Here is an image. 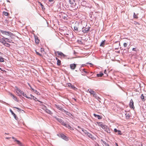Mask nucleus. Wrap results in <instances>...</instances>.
Masks as SVG:
<instances>
[{
    "label": "nucleus",
    "mask_w": 146,
    "mask_h": 146,
    "mask_svg": "<svg viewBox=\"0 0 146 146\" xmlns=\"http://www.w3.org/2000/svg\"><path fill=\"white\" fill-rule=\"evenodd\" d=\"M69 2L70 4V6L74 8V9H76L78 8V6L76 5L75 0H69Z\"/></svg>",
    "instance_id": "f257e3e1"
},
{
    "label": "nucleus",
    "mask_w": 146,
    "mask_h": 146,
    "mask_svg": "<svg viewBox=\"0 0 146 146\" xmlns=\"http://www.w3.org/2000/svg\"><path fill=\"white\" fill-rule=\"evenodd\" d=\"M0 32L3 35L10 36L11 37H12L14 36V34L10 31L7 32L1 30H0Z\"/></svg>",
    "instance_id": "f03ea898"
},
{
    "label": "nucleus",
    "mask_w": 146,
    "mask_h": 146,
    "mask_svg": "<svg viewBox=\"0 0 146 146\" xmlns=\"http://www.w3.org/2000/svg\"><path fill=\"white\" fill-rule=\"evenodd\" d=\"M80 25L79 23L76 22L75 23V26L74 27V31L76 32H78L79 31H81V29H80Z\"/></svg>",
    "instance_id": "7ed1b4c3"
},
{
    "label": "nucleus",
    "mask_w": 146,
    "mask_h": 146,
    "mask_svg": "<svg viewBox=\"0 0 146 146\" xmlns=\"http://www.w3.org/2000/svg\"><path fill=\"white\" fill-rule=\"evenodd\" d=\"M57 135L59 137H61L64 140L67 141L69 140L68 137L62 133H60L58 134Z\"/></svg>",
    "instance_id": "20e7f679"
},
{
    "label": "nucleus",
    "mask_w": 146,
    "mask_h": 146,
    "mask_svg": "<svg viewBox=\"0 0 146 146\" xmlns=\"http://www.w3.org/2000/svg\"><path fill=\"white\" fill-rule=\"evenodd\" d=\"M88 91L91 94H92L94 97L97 99H99V98L97 95L96 92L91 89H90L88 90Z\"/></svg>",
    "instance_id": "39448f33"
},
{
    "label": "nucleus",
    "mask_w": 146,
    "mask_h": 146,
    "mask_svg": "<svg viewBox=\"0 0 146 146\" xmlns=\"http://www.w3.org/2000/svg\"><path fill=\"white\" fill-rule=\"evenodd\" d=\"M40 106H43L42 109L45 111L46 112L49 114H52V113L51 111L50 110L47 109L46 106L42 104H40Z\"/></svg>",
    "instance_id": "423d86ee"
},
{
    "label": "nucleus",
    "mask_w": 146,
    "mask_h": 146,
    "mask_svg": "<svg viewBox=\"0 0 146 146\" xmlns=\"http://www.w3.org/2000/svg\"><path fill=\"white\" fill-rule=\"evenodd\" d=\"M82 29V32L84 33H88V31H89L90 27H89L85 28L84 27H81Z\"/></svg>",
    "instance_id": "0eeeda50"
},
{
    "label": "nucleus",
    "mask_w": 146,
    "mask_h": 146,
    "mask_svg": "<svg viewBox=\"0 0 146 146\" xmlns=\"http://www.w3.org/2000/svg\"><path fill=\"white\" fill-rule=\"evenodd\" d=\"M61 17L63 19L67 20L68 19L67 17H68V15L64 13H61Z\"/></svg>",
    "instance_id": "6e6552de"
},
{
    "label": "nucleus",
    "mask_w": 146,
    "mask_h": 146,
    "mask_svg": "<svg viewBox=\"0 0 146 146\" xmlns=\"http://www.w3.org/2000/svg\"><path fill=\"white\" fill-rule=\"evenodd\" d=\"M56 53L58 54L61 57H65L66 56V55L64 54L62 52H59L58 51H57L56 52Z\"/></svg>",
    "instance_id": "1a4fd4ad"
},
{
    "label": "nucleus",
    "mask_w": 146,
    "mask_h": 146,
    "mask_svg": "<svg viewBox=\"0 0 146 146\" xmlns=\"http://www.w3.org/2000/svg\"><path fill=\"white\" fill-rule=\"evenodd\" d=\"M9 111L11 113V114L14 117L15 119L16 120H17L18 119V118L17 117L15 114L13 112V111L11 109H9Z\"/></svg>",
    "instance_id": "9d476101"
},
{
    "label": "nucleus",
    "mask_w": 146,
    "mask_h": 146,
    "mask_svg": "<svg viewBox=\"0 0 146 146\" xmlns=\"http://www.w3.org/2000/svg\"><path fill=\"white\" fill-rule=\"evenodd\" d=\"M76 64H72L70 65V67L71 69L72 70L75 69L76 67Z\"/></svg>",
    "instance_id": "9b49d317"
},
{
    "label": "nucleus",
    "mask_w": 146,
    "mask_h": 146,
    "mask_svg": "<svg viewBox=\"0 0 146 146\" xmlns=\"http://www.w3.org/2000/svg\"><path fill=\"white\" fill-rule=\"evenodd\" d=\"M9 94H10V96L12 97V98H13V100H14L15 101H17V102L18 101V100H17V98L16 96H15L13 95L11 93H10Z\"/></svg>",
    "instance_id": "f8f14e48"
},
{
    "label": "nucleus",
    "mask_w": 146,
    "mask_h": 146,
    "mask_svg": "<svg viewBox=\"0 0 146 146\" xmlns=\"http://www.w3.org/2000/svg\"><path fill=\"white\" fill-rule=\"evenodd\" d=\"M30 98H31V99H31V100L33 99L34 100H35L36 101H38V102H40V104H42V103H43V102H41V101L38 100L37 99V98L34 96H33V98L30 97Z\"/></svg>",
    "instance_id": "ddd939ff"
},
{
    "label": "nucleus",
    "mask_w": 146,
    "mask_h": 146,
    "mask_svg": "<svg viewBox=\"0 0 146 146\" xmlns=\"http://www.w3.org/2000/svg\"><path fill=\"white\" fill-rule=\"evenodd\" d=\"M134 102L132 99H131L130 101L129 106L131 108H134V107L133 105Z\"/></svg>",
    "instance_id": "4468645a"
},
{
    "label": "nucleus",
    "mask_w": 146,
    "mask_h": 146,
    "mask_svg": "<svg viewBox=\"0 0 146 146\" xmlns=\"http://www.w3.org/2000/svg\"><path fill=\"white\" fill-rule=\"evenodd\" d=\"M68 86L69 87H70L71 89H73L74 90H75V89H76L74 85L70 83H69L68 84Z\"/></svg>",
    "instance_id": "2eb2a0df"
},
{
    "label": "nucleus",
    "mask_w": 146,
    "mask_h": 146,
    "mask_svg": "<svg viewBox=\"0 0 146 146\" xmlns=\"http://www.w3.org/2000/svg\"><path fill=\"white\" fill-rule=\"evenodd\" d=\"M23 92L20 89L18 90V91H16V92L17 93L18 95L19 96H21Z\"/></svg>",
    "instance_id": "dca6fc26"
},
{
    "label": "nucleus",
    "mask_w": 146,
    "mask_h": 146,
    "mask_svg": "<svg viewBox=\"0 0 146 146\" xmlns=\"http://www.w3.org/2000/svg\"><path fill=\"white\" fill-rule=\"evenodd\" d=\"M78 128H79L80 129H81V130L85 134L87 135L88 133V132L86 130H84L83 128H81L79 126L78 127Z\"/></svg>",
    "instance_id": "f3484780"
},
{
    "label": "nucleus",
    "mask_w": 146,
    "mask_h": 146,
    "mask_svg": "<svg viewBox=\"0 0 146 146\" xmlns=\"http://www.w3.org/2000/svg\"><path fill=\"white\" fill-rule=\"evenodd\" d=\"M94 115L95 117L99 119H101L102 118V117L101 116L97 115L95 113L94 114Z\"/></svg>",
    "instance_id": "a211bd4d"
},
{
    "label": "nucleus",
    "mask_w": 146,
    "mask_h": 146,
    "mask_svg": "<svg viewBox=\"0 0 146 146\" xmlns=\"http://www.w3.org/2000/svg\"><path fill=\"white\" fill-rule=\"evenodd\" d=\"M15 141H16V143L20 146H24L23 145L21 142L17 139L15 140Z\"/></svg>",
    "instance_id": "6ab92c4d"
},
{
    "label": "nucleus",
    "mask_w": 146,
    "mask_h": 146,
    "mask_svg": "<svg viewBox=\"0 0 146 146\" xmlns=\"http://www.w3.org/2000/svg\"><path fill=\"white\" fill-rule=\"evenodd\" d=\"M35 42L36 43L38 44L39 42V40L38 39V37L36 36H35Z\"/></svg>",
    "instance_id": "aec40b11"
},
{
    "label": "nucleus",
    "mask_w": 146,
    "mask_h": 146,
    "mask_svg": "<svg viewBox=\"0 0 146 146\" xmlns=\"http://www.w3.org/2000/svg\"><path fill=\"white\" fill-rule=\"evenodd\" d=\"M87 135L88 137L92 139H94V137L91 134L88 133L87 134Z\"/></svg>",
    "instance_id": "412c9836"
},
{
    "label": "nucleus",
    "mask_w": 146,
    "mask_h": 146,
    "mask_svg": "<svg viewBox=\"0 0 146 146\" xmlns=\"http://www.w3.org/2000/svg\"><path fill=\"white\" fill-rule=\"evenodd\" d=\"M104 75V74L102 72H100V73L99 74H96V76L97 77H101L103 76Z\"/></svg>",
    "instance_id": "4be33fe9"
},
{
    "label": "nucleus",
    "mask_w": 146,
    "mask_h": 146,
    "mask_svg": "<svg viewBox=\"0 0 146 146\" xmlns=\"http://www.w3.org/2000/svg\"><path fill=\"white\" fill-rule=\"evenodd\" d=\"M54 118L59 123H61V122H62V119L58 118L56 116L54 117Z\"/></svg>",
    "instance_id": "5701e85b"
},
{
    "label": "nucleus",
    "mask_w": 146,
    "mask_h": 146,
    "mask_svg": "<svg viewBox=\"0 0 146 146\" xmlns=\"http://www.w3.org/2000/svg\"><path fill=\"white\" fill-rule=\"evenodd\" d=\"M55 106L58 110H61V109L62 108V107H61V106H60L58 105L57 104H55Z\"/></svg>",
    "instance_id": "b1692460"
},
{
    "label": "nucleus",
    "mask_w": 146,
    "mask_h": 146,
    "mask_svg": "<svg viewBox=\"0 0 146 146\" xmlns=\"http://www.w3.org/2000/svg\"><path fill=\"white\" fill-rule=\"evenodd\" d=\"M105 40H104L102 41V42H101L100 46H103L105 44Z\"/></svg>",
    "instance_id": "393cba45"
},
{
    "label": "nucleus",
    "mask_w": 146,
    "mask_h": 146,
    "mask_svg": "<svg viewBox=\"0 0 146 146\" xmlns=\"http://www.w3.org/2000/svg\"><path fill=\"white\" fill-rule=\"evenodd\" d=\"M66 127L68 128V129H70L71 130H74L73 128L72 127H71L70 125H69L67 124L66 126Z\"/></svg>",
    "instance_id": "a878e982"
},
{
    "label": "nucleus",
    "mask_w": 146,
    "mask_h": 146,
    "mask_svg": "<svg viewBox=\"0 0 146 146\" xmlns=\"http://www.w3.org/2000/svg\"><path fill=\"white\" fill-rule=\"evenodd\" d=\"M22 95L23 96L26 97V98H27L29 99H31V98H30V97H29V96H27L26 94H24V93L23 92L22 93Z\"/></svg>",
    "instance_id": "bb28decb"
},
{
    "label": "nucleus",
    "mask_w": 146,
    "mask_h": 146,
    "mask_svg": "<svg viewBox=\"0 0 146 146\" xmlns=\"http://www.w3.org/2000/svg\"><path fill=\"white\" fill-rule=\"evenodd\" d=\"M61 61L60 60L58 59V60H57V65L58 66H59L61 65Z\"/></svg>",
    "instance_id": "cd10ccee"
},
{
    "label": "nucleus",
    "mask_w": 146,
    "mask_h": 146,
    "mask_svg": "<svg viewBox=\"0 0 146 146\" xmlns=\"http://www.w3.org/2000/svg\"><path fill=\"white\" fill-rule=\"evenodd\" d=\"M126 115V119H128L130 117V115L129 113L127 114V113L125 114Z\"/></svg>",
    "instance_id": "c85d7f7f"
},
{
    "label": "nucleus",
    "mask_w": 146,
    "mask_h": 146,
    "mask_svg": "<svg viewBox=\"0 0 146 146\" xmlns=\"http://www.w3.org/2000/svg\"><path fill=\"white\" fill-rule=\"evenodd\" d=\"M66 114L67 115H68V116H69L70 117H71V116H72V115L69 112L67 111H66Z\"/></svg>",
    "instance_id": "c756f323"
},
{
    "label": "nucleus",
    "mask_w": 146,
    "mask_h": 146,
    "mask_svg": "<svg viewBox=\"0 0 146 146\" xmlns=\"http://www.w3.org/2000/svg\"><path fill=\"white\" fill-rule=\"evenodd\" d=\"M86 2L85 1H82L81 2V5L84 6L86 5Z\"/></svg>",
    "instance_id": "7c9ffc66"
},
{
    "label": "nucleus",
    "mask_w": 146,
    "mask_h": 146,
    "mask_svg": "<svg viewBox=\"0 0 146 146\" xmlns=\"http://www.w3.org/2000/svg\"><path fill=\"white\" fill-rule=\"evenodd\" d=\"M54 2V0H48V3L50 4H52Z\"/></svg>",
    "instance_id": "2f4dec72"
},
{
    "label": "nucleus",
    "mask_w": 146,
    "mask_h": 146,
    "mask_svg": "<svg viewBox=\"0 0 146 146\" xmlns=\"http://www.w3.org/2000/svg\"><path fill=\"white\" fill-rule=\"evenodd\" d=\"M141 98L143 101H144L145 100V99H144V96L143 94H141Z\"/></svg>",
    "instance_id": "473e14b6"
},
{
    "label": "nucleus",
    "mask_w": 146,
    "mask_h": 146,
    "mask_svg": "<svg viewBox=\"0 0 146 146\" xmlns=\"http://www.w3.org/2000/svg\"><path fill=\"white\" fill-rule=\"evenodd\" d=\"M62 125L66 127L67 125V124H66V123L64 122V121L62 120V122L60 123Z\"/></svg>",
    "instance_id": "72a5a7b5"
},
{
    "label": "nucleus",
    "mask_w": 146,
    "mask_h": 146,
    "mask_svg": "<svg viewBox=\"0 0 146 146\" xmlns=\"http://www.w3.org/2000/svg\"><path fill=\"white\" fill-rule=\"evenodd\" d=\"M62 125L66 127L67 125V124H66V123L64 122V121L62 120V122L60 123Z\"/></svg>",
    "instance_id": "f704fd0d"
},
{
    "label": "nucleus",
    "mask_w": 146,
    "mask_h": 146,
    "mask_svg": "<svg viewBox=\"0 0 146 146\" xmlns=\"http://www.w3.org/2000/svg\"><path fill=\"white\" fill-rule=\"evenodd\" d=\"M3 15L6 16H8L9 15V13L3 11Z\"/></svg>",
    "instance_id": "c9c22d12"
},
{
    "label": "nucleus",
    "mask_w": 146,
    "mask_h": 146,
    "mask_svg": "<svg viewBox=\"0 0 146 146\" xmlns=\"http://www.w3.org/2000/svg\"><path fill=\"white\" fill-rule=\"evenodd\" d=\"M4 61V58L1 56L0 57V62H3Z\"/></svg>",
    "instance_id": "e433bc0d"
},
{
    "label": "nucleus",
    "mask_w": 146,
    "mask_h": 146,
    "mask_svg": "<svg viewBox=\"0 0 146 146\" xmlns=\"http://www.w3.org/2000/svg\"><path fill=\"white\" fill-rule=\"evenodd\" d=\"M101 141L102 142L103 144L105 145L106 146H108V144L105 141H104L102 139L101 140Z\"/></svg>",
    "instance_id": "4c0bfd02"
},
{
    "label": "nucleus",
    "mask_w": 146,
    "mask_h": 146,
    "mask_svg": "<svg viewBox=\"0 0 146 146\" xmlns=\"http://www.w3.org/2000/svg\"><path fill=\"white\" fill-rule=\"evenodd\" d=\"M4 45L5 46L8 47H9V46H10V44H9V43H7L6 42V43H5Z\"/></svg>",
    "instance_id": "58836bf2"
},
{
    "label": "nucleus",
    "mask_w": 146,
    "mask_h": 146,
    "mask_svg": "<svg viewBox=\"0 0 146 146\" xmlns=\"http://www.w3.org/2000/svg\"><path fill=\"white\" fill-rule=\"evenodd\" d=\"M133 17L134 18H135L136 19H137L138 18L137 15H136L135 13H134Z\"/></svg>",
    "instance_id": "ea45409f"
},
{
    "label": "nucleus",
    "mask_w": 146,
    "mask_h": 146,
    "mask_svg": "<svg viewBox=\"0 0 146 146\" xmlns=\"http://www.w3.org/2000/svg\"><path fill=\"white\" fill-rule=\"evenodd\" d=\"M0 42L2 43L4 45H5V43H6V40H0Z\"/></svg>",
    "instance_id": "a19ab883"
},
{
    "label": "nucleus",
    "mask_w": 146,
    "mask_h": 146,
    "mask_svg": "<svg viewBox=\"0 0 146 146\" xmlns=\"http://www.w3.org/2000/svg\"><path fill=\"white\" fill-rule=\"evenodd\" d=\"M101 126V127L102 128H104V129H105V128H107V126H106V125H102V124H101V125H100Z\"/></svg>",
    "instance_id": "79ce46f5"
},
{
    "label": "nucleus",
    "mask_w": 146,
    "mask_h": 146,
    "mask_svg": "<svg viewBox=\"0 0 146 146\" xmlns=\"http://www.w3.org/2000/svg\"><path fill=\"white\" fill-rule=\"evenodd\" d=\"M117 133V134L118 135H122V134L121 131L120 130H119Z\"/></svg>",
    "instance_id": "37998d69"
},
{
    "label": "nucleus",
    "mask_w": 146,
    "mask_h": 146,
    "mask_svg": "<svg viewBox=\"0 0 146 146\" xmlns=\"http://www.w3.org/2000/svg\"><path fill=\"white\" fill-rule=\"evenodd\" d=\"M132 50L135 51V52H137L138 51V49H136V48H133L132 49Z\"/></svg>",
    "instance_id": "c03bdc74"
},
{
    "label": "nucleus",
    "mask_w": 146,
    "mask_h": 146,
    "mask_svg": "<svg viewBox=\"0 0 146 146\" xmlns=\"http://www.w3.org/2000/svg\"><path fill=\"white\" fill-rule=\"evenodd\" d=\"M35 52H36V54L39 56H42V55L40 53H39L36 50H35Z\"/></svg>",
    "instance_id": "a18cd8bd"
},
{
    "label": "nucleus",
    "mask_w": 146,
    "mask_h": 146,
    "mask_svg": "<svg viewBox=\"0 0 146 146\" xmlns=\"http://www.w3.org/2000/svg\"><path fill=\"white\" fill-rule=\"evenodd\" d=\"M84 73H85V74H86L88 73L85 70L84 71V72H82V75L83 76H85V74H84Z\"/></svg>",
    "instance_id": "49530a36"
},
{
    "label": "nucleus",
    "mask_w": 146,
    "mask_h": 146,
    "mask_svg": "<svg viewBox=\"0 0 146 146\" xmlns=\"http://www.w3.org/2000/svg\"><path fill=\"white\" fill-rule=\"evenodd\" d=\"M33 92L35 93V94H37V95H40V94L39 93V92H38L37 90H34V91H33Z\"/></svg>",
    "instance_id": "de8ad7c7"
},
{
    "label": "nucleus",
    "mask_w": 146,
    "mask_h": 146,
    "mask_svg": "<svg viewBox=\"0 0 146 146\" xmlns=\"http://www.w3.org/2000/svg\"><path fill=\"white\" fill-rule=\"evenodd\" d=\"M61 111H63V112H64V113H66V111L64 109H63V108H62L61 109V110H60Z\"/></svg>",
    "instance_id": "09e8293b"
},
{
    "label": "nucleus",
    "mask_w": 146,
    "mask_h": 146,
    "mask_svg": "<svg viewBox=\"0 0 146 146\" xmlns=\"http://www.w3.org/2000/svg\"><path fill=\"white\" fill-rule=\"evenodd\" d=\"M8 38H6L4 37H3L2 38V39L1 40H5V39H7Z\"/></svg>",
    "instance_id": "8fccbe9b"
},
{
    "label": "nucleus",
    "mask_w": 146,
    "mask_h": 146,
    "mask_svg": "<svg viewBox=\"0 0 146 146\" xmlns=\"http://www.w3.org/2000/svg\"><path fill=\"white\" fill-rule=\"evenodd\" d=\"M19 89L18 88V87L16 86H15V91H18V90H19Z\"/></svg>",
    "instance_id": "3c124183"
},
{
    "label": "nucleus",
    "mask_w": 146,
    "mask_h": 146,
    "mask_svg": "<svg viewBox=\"0 0 146 146\" xmlns=\"http://www.w3.org/2000/svg\"><path fill=\"white\" fill-rule=\"evenodd\" d=\"M12 41V40H9V39L8 38H7V40H6L7 42H8L9 43L11 42Z\"/></svg>",
    "instance_id": "603ef678"
},
{
    "label": "nucleus",
    "mask_w": 146,
    "mask_h": 146,
    "mask_svg": "<svg viewBox=\"0 0 146 146\" xmlns=\"http://www.w3.org/2000/svg\"><path fill=\"white\" fill-rule=\"evenodd\" d=\"M127 44L125 42L123 44V46L124 47H126L127 46Z\"/></svg>",
    "instance_id": "864d4df0"
},
{
    "label": "nucleus",
    "mask_w": 146,
    "mask_h": 146,
    "mask_svg": "<svg viewBox=\"0 0 146 146\" xmlns=\"http://www.w3.org/2000/svg\"><path fill=\"white\" fill-rule=\"evenodd\" d=\"M119 130H117L116 128H115L114 129V131L115 133H117Z\"/></svg>",
    "instance_id": "5fc2aeb1"
},
{
    "label": "nucleus",
    "mask_w": 146,
    "mask_h": 146,
    "mask_svg": "<svg viewBox=\"0 0 146 146\" xmlns=\"http://www.w3.org/2000/svg\"><path fill=\"white\" fill-rule=\"evenodd\" d=\"M108 132V133H110V130L109 129H107V130L106 131Z\"/></svg>",
    "instance_id": "6e6d98bb"
},
{
    "label": "nucleus",
    "mask_w": 146,
    "mask_h": 146,
    "mask_svg": "<svg viewBox=\"0 0 146 146\" xmlns=\"http://www.w3.org/2000/svg\"><path fill=\"white\" fill-rule=\"evenodd\" d=\"M40 5H41V6L42 7V9H43V8H44V6L41 3H40Z\"/></svg>",
    "instance_id": "4d7b16f0"
},
{
    "label": "nucleus",
    "mask_w": 146,
    "mask_h": 146,
    "mask_svg": "<svg viewBox=\"0 0 146 146\" xmlns=\"http://www.w3.org/2000/svg\"><path fill=\"white\" fill-rule=\"evenodd\" d=\"M14 108H16V109H18L19 111H20L21 110V109L20 108H17V107H14Z\"/></svg>",
    "instance_id": "13d9d810"
},
{
    "label": "nucleus",
    "mask_w": 146,
    "mask_h": 146,
    "mask_svg": "<svg viewBox=\"0 0 146 146\" xmlns=\"http://www.w3.org/2000/svg\"><path fill=\"white\" fill-rule=\"evenodd\" d=\"M2 102L3 103L6 104V105H8V104L7 103H6V102H5L2 101Z\"/></svg>",
    "instance_id": "bf43d9fd"
},
{
    "label": "nucleus",
    "mask_w": 146,
    "mask_h": 146,
    "mask_svg": "<svg viewBox=\"0 0 146 146\" xmlns=\"http://www.w3.org/2000/svg\"><path fill=\"white\" fill-rule=\"evenodd\" d=\"M31 88V89L32 90V91L33 92V91H34V90L33 89V88L31 86V87H30Z\"/></svg>",
    "instance_id": "052dcab7"
},
{
    "label": "nucleus",
    "mask_w": 146,
    "mask_h": 146,
    "mask_svg": "<svg viewBox=\"0 0 146 146\" xmlns=\"http://www.w3.org/2000/svg\"><path fill=\"white\" fill-rule=\"evenodd\" d=\"M104 74H106V73H107V71H106V70H104Z\"/></svg>",
    "instance_id": "680f3d73"
},
{
    "label": "nucleus",
    "mask_w": 146,
    "mask_h": 146,
    "mask_svg": "<svg viewBox=\"0 0 146 146\" xmlns=\"http://www.w3.org/2000/svg\"><path fill=\"white\" fill-rule=\"evenodd\" d=\"M80 71H81V70H82L83 71H84V70H85V69L84 68V69H81V68H80Z\"/></svg>",
    "instance_id": "e2e57ef3"
},
{
    "label": "nucleus",
    "mask_w": 146,
    "mask_h": 146,
    "mask_svg": "<svg viewBox=\"0 0 146 146\" xmlns=\"http://www.w3.org/2000/svg\"><path fill=\"white\" fill-rule=\"evenodd\" d=\"M12 138L13 139H14V140L16 139L14 137H12Z\"/></svg>",
    "instance_id": "0e129e2a"
},
{
    "label": "nucleus",
    "mask_w": 146,
    "mask_h": 146,
    "mask_svg": "<svg viewBox=\"0 0 146 146\" xmlns=\"http://www.w3.org/2000/svg\"><path fill=\"white\" fill-rule=\"evenodd\" d=\"M30 96H31V98H33V96H34L32 95L31 94L30 95Z\"/></svg>",
    "instance_id": "69168bd1"
},
{
    "label": "nucleus",
    "mask_w": 146,
    "mask_h": 146,
    "mask_svg": "<svg viewBox=\"0 0 146 146\" xmlns=\"http://www.w3.org/2000/svg\"><path fill=\"white\" fill-rule=\"evenodd\" d=\"M28 84L30 87H31V86L29 83H28Z\"/></svg>",
    "instance_id": "338daca9"
},
{
    "label": "nucleus",
    "mask_w": 146,
    "mask_h": 146,
    "mask_svg": "<svg viewBox=\"0 0 146 146\" xmlns=\"http://www.w3.org/2000/svg\"><path fill=\"white\" fill-rule=\"evenodd\" d=\"M115 144L116 146H118V144L117 143H115Z\"/></svg>",
    "instance_id": "774afa93"
}]
</instances>
